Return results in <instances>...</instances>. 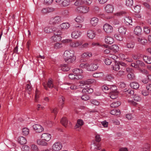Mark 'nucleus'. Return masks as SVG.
Segmentation results:
<instances>
[{
    "instance_id": "obj_49",
    "label": "nucleus",
    "mask_w": 151,
    "mask_h": 151,
    "mask_svg": "<svg viewBox=\"0 0 151 151\" xmlns=\"http://www.w3.org/2000/svg\"><path fill=\"white\" fill-rule=\"evenodd\" d=\"M111 47V49H112L113 51L115 52H117L119 48L118 47L115 45H112Z\"/></svg>"
},
{
    "instance_id": "obj_11",
    "label": "nucleus",
    "mask_w": 151,
    "mask_h": 151,
    "mask_svg": "<svg viewBox=\"0 0 151 151\" xmlns=\"http://www.w3.org/2000/svg\"><path fill=\"white\" fill-rule=\"evenodd\" d=\"M58 104L60 108L62 109L63 107L64 104V102L65 101V98L62 96H60L58 99Z\"/></svg>"
},
{
    "instance_id": "obj_21",
    "label": "nucleus",
    "mask_w": 151,
    "mask_h": 151,
    "mask_svg": "<svg viewBox=\"0 0 151 151\" xmlns=\"http://www.w3.org/2000/svg\"><path fill=\"white\" fill-rule=\"evenodd\" d=\"M79 10L81 12L83 13H86L88 11V7L85 6H81L79 7Z\"/></svg>"
},
{
    "instance_id": "obj_52",
    "label": "nucleus",
    "mask_w": 151,
    "mask_h": 151,
    "mask_svg": "<svg viewBox=\"0 0 151 151\" xmlns=\"http://www.w3.org/2000/svg\"><path fill=\"white\" fill-rule=\"evenodd\" d=\"M83 4H90L92 2V0H81Z\"/></svg>"
},
{
    "instance_id": "obj_44",
    "label": "nucleus",
    "mask_w": 151,
    "mask_h": 151,
    "mask_svg": "<svg viewBox=\"0 0 151 151\" xmlns=\"http://www.w3.org/2000/svg\"><path fill=\"white\" fill-rule=\"evenodd\" d=\"M53 27L50 28L47 27L44 28V31L46 33H49L52 32Z\"/></svg>"
},
{
    "instance_id": "obj_27",
    "label": "nucleus",
    "mask_w": 151,
    "mask_h": 151,
    "mask_svg": "<svg viewBox=\"0 0 151 151\" xmlns=\"http://www.w3.org/2000/svg\"><path fill=\"white\" fill-rule=\"evenodd\" d=\"M81 32H79L78 31H74L72 32L71 36L73 38L77 39L80 35Z\"/></svg>"
},
{
    "instance_id": "obj_54",
    "label": "nucleus",
    "mask_w": 151,
    "mask_h": 151,
    "mask_svg": "<svg viewBox=\"0 0 151 151\" xmlns=\"http://www.w3.org/2000/svg\"><path fill=\"white\" fill-rule=\"evenodd\" d=\"M138 67V68L139 69L140 72L141 73H144L145 75H147L148 73V71L146 70L145 69L143 68L140 69L139 68V67Z\"/></svg>"
},
{
    "instance_id": "obj_9",
    "label": "nucleus",
    "mask_w": 151,
    "mask_h": 151,
    "mask_svg": "<svg viewBox=\"0 0 151 151\" xmlns=\"http://www.w3.org/2000/svg\"><path fill=\"white\" fill-rule=\"evenodd\" d=\"M34 130L37 132H41L44 130V128L41 125L39 124H34L33 126Z\"/></svg>"
},
{
    "instance_id": "obj_36",
    "label": "nucleus",
    "mask_w": 151,
    "mask_h": 151,
    "mask_svg": "<svg viewBox=\"0 0 151 151\" xmlns=\"http://www.w3.org/2000/svg\"><path fill=\"white\" fill-rule=\"evenodd\" d=\"M29 133V129L27 128H24L22 129V134L24 136H27Z\"/></svg>"
},
{
    "instance_id": "obj_23",
    "label": "nucleus",
    "mask_w": 151,
    "mask_h": 151,
    "mask_svg": "<svg viewBox=\"0 0 151 151\" xmlns=\"http://www.w3.org/2000/svg\"><path fill=\"white\" fill-rule=\"evenodd\" d=\"M135 45L134 42L132 41L128 42L126 44V47L129 49L133 48Z\"/></svg>"
},
{
    "instance_id": "obj_4",
    "label": "nucleus",
    "mask_w": 151,
    "mask_h": 151,
    "mask_svg": "<svg viewBox=\"0 0 151 151\" xmlns=\"http://www.w3.org/2000/svg\"><path fill=\"white\" fill-rule=\"evenodd\" d=\"M61 22V17L59 16H57L51 18L49 21V23L50 24L55 25L59 24Z\"/></svg>"
},
{
    "instance_id": "obj_7",
    "label": "nucleus",
    "mask_w": 151,
    "mask_h": 151,
    "mask_svg": "<svg viewBox=\"0 0 151 151\" xmlns=\"http://www.w3.org/2000/svg\"><path fill=\"white\" fill-rule=\"evenodd\" d=\"M51 137V134L48 133H45L41 135V137L43 140L48 142L50 140Z\"/></svg>"
},
{
    "instance_id": "obj_56",
    "label": "nucleus",
    "mask_w": 151,
    "mask_h": 151,
    "mask_svg": "<svg viewBox=\"0 0 151 151\" xmlns=\"http://www.w3.org/2000/svg\"><path fill=\"white\" fill-rule=\"evenodd\" d=\"M133 99L134 100L136 101H139L141 100V98L137 95H134Z\"/></svg>"
},
{
    "instance_id": "obj_25",
    "label": "nucleus",
    "mask_w": 151,
    "mask_h": 151,
    "mask_svg": "<svg viewBox=\"0 0 151 151\" xmlns=\"http://www.w3.org/2000/svg\"><path fill=\"white\" fill-rule=\"evenodd\" d=\"M126 31L127 28L124 27H121L119 28V32L122 35H125Z\"/></svg>"
},
{
    "instance_id": "obj_45",
    "label": "nucleus",
    "mask_w": 151,
    "mask_h": 151,
    "mask_svg": "<svg viewBox=\"0 0 151 151\" xmlns=\"http://www.w3.org/2000/svg\"><path fill=\"white\" fill-rule=\"evenodd\" d=\"M70 1V0H63L62 4L63 6H67L69 4Z\"/></svg>"
},
{
    "instance_id": "obj_1",
    "label": "nucleus",
    "mask_w": 151,
    "mask_h": 151,
    "mask_svg": "<svg viewBox=\"0 0 151 151\" xmlns=\"http://www.w3.org/2000/svg\"><path fill=\"white\" fill-rule=\"evenodd\" d=\"M74 52L73 50H66L63 54V57L66 62L70 64L75 61L76 57L74 55Z\"/></svg>"
},
{
    "instance_id": "obj_43",
    "label": "nucleus",
    "mask_w": 151,
    "mask_h": 151,
    "mask_svg": "<svg viewBox=\"0 0 151 151\" xmlns=\"http://www.w3.org/2000/svg\"><path fill=\"white\" fill-rule=\"evenodd\" d=\"M86 68L88 71H93L98 69V67H86Z\"/></svg>"
},
{
    "instance_id": "obj_3",
    "label": "nucleus",
    "mask_w": 151,
    "mask_h": 151,
    "mask_svg": "<svg viewBox=\"0 0 151 151\" xmlns=\"http://www.w3.org/2000/svg\"><path fill=\"white\" fill-rule=\"evenodd\" d=\"M43 85L44 88L47 90H48V88H54L58 91L57 86L54 85L52 80L51 78H49L47 83H44Z\"/></svg>"
},
{
    "instance_id": "obj_15",
    "label": "nucleus",
    "mask_w": 151,
    "mask_h": 151,
    "mask_svg": "<svg viewBox=\"0 0 151 151\" xmlns=\"http://www.w3.org/2000/svg\"><path fill=\"white\" fill-rule=\"evenodd\" d=\"M98 21L99 19L97 18L93 17L91 18L90 23L92 26H95L97 24Z\"/></svg>"
},
{
    "instance_id": "obj_6",
    "label": "nucleus",
    "mask_w": 151,
    "mask_h": 151,
    "mask_svg": "<svg viewBox=\"0 0 151 151\" xmlns=\"http://www.w3.org/2000/svg\"><path fill=\"white\" fill-rule=\"evenodd\" d=\"M62 147V145L59 142L55 143L52 145V149L55 151H58L61 149Z\"/></svg>"
},
{
    "instance_id": "obj_20",
    "label": "nucleus",
    "mask_w": 151,
    "mask_h": 151,
    "mask_svg": "<svg viewBox=\"0 0 151 151\" xmlns=\"http://www.w3.org/2000/svg\"><path fill=\"white\" fill-rule=\"evenodd\" d=\"M93 92V90L90 87L84 88L82 90L83 93H90Z\"/></svg>"
},
{
    "instance_id": "obj_51",
    "label": "nucleus",
    "mask_w": 151,
    "mask_h": 151,
    "mask_svg": "<svg viewBox=\"0 0 151 151\" xmlns=\"http://www.w3.org/2000/svg\"><path fill=\"white\" fill-rule=\"evenodd\" d=\"M144 32L146 34H148L150 32V30L147 26L144 27Z\"/></svg>"
},
{
    "instance_id": "obj_18",
    "label": "nucleus",
    "mask_w": 151,
    "mask_h": 151,
    "mask_svg": "<svg viewBox=\"0 0 151 151\" xmlns=\"http://www.w3.org/2000/svg\"><path fill=\"white\" fill-rule=\"evenodd\" d=\"M18 141L21 145H24L27 143V140L24 137L21 136L18 138Z\"/></svg>"
},
{
    "instance_id": "obj_32",
    "label": "nucleus",
    "mask_w": 151,
    "mask_h": 151,
    "mask_svg": "<svg viewBox=\"0 0 151 151\" xmlns=\"http://www.w3.org/2000/svg\"><path fill=\"white\" fill-rule=\"evenodd\" d=\"M61 123L65 127H66L68 124V122L65 117H63L60 121Z\"/></svg>"
},
{
    "instance_id": "obj_40",
    "label": "nucleus",
    "mask_w": 151,
    "mask_h": 151,
    "mask_svg": "<svg viewBox=\"0 0 151 151\" xmlns=\"http://www.w3.org/2000/svg\"><path fill=\"white\" fill-rule=\"evenodd\" d=\"M134 66L136 65V66H143L144 65V63L142 61L137 60L136 61V63H133Z\"/></svg>"
},
{
    "instance_id": "obj_35",
    "label": "nucleus",
    "mask_w": 151,
    "mask_h": 151,
    "mask_svg": "<svg viewBox=\"0 0 151 151\" xmlns=\"http://www.w3.org/2000/svg\"><path fill=\"white\" fill-rule=\"evenodd\" d=\"M85 81L86 82V85H88L93 83H95L96 82V81L93 79H88Z\"/></svg>"
},
{
    "instance_id": "obj_12",
    "label": "nucleus",
    "mask_w": 151,
    "mask_h": 151,
    "mask_svg": "<svg viewBox=\"0 0 151 151\" xmlns=\"http://www.w3.org/2000/svg\"><path fill=\"white\" fill-rule=\"evenodd\" d=\"M114 9L113 6L110 4L107 5L105 7L106 12L108 13H111Z\"/></svg>"
},
{
    "instance_id": "obj_55",
    "label": "nucleus",
    "mask_w": 151,
    "mask_h": 151,
    "mask_svg": "<svg viewBox=\"0 0 151 151\" xmlns=\"http://www.w3.org/2000/svg\"><path fill=\"white\" fill-rule=\"evenodd\" d=\"M60 68L63 71H67L70 69L69 67H60Z\"/></svg>"
},
{
    "instance_id": "obj_61",
    "label": "nucleus",
    "mask_w": 151,
    "mask_h": 151,
    "mask_svg": "<svg viewBox=\"0 0 151 151\" xmlns=\"http://www.w3.org/2000/svg\"><path fill=\"white\" fill-rule=\"evenodd\" d=\"M71 89L74 90L78 89V86L74 84H72L69 87Z\"/></svg>"
},
{
    "instance_id": "obj_58",
    "label": "nucleus",
    "mask_w": 151,
    "mask_h": 151,
    "mask_svg": "<svg viewBox=\"0 0 151 151\" xmlns=\"http://www.w3.org/2000/svg\"><path fill=\"white\" fill-rule=\"evenodd\" d=\"M31 150L33 151H37L38 150V148L36 145H32L31 146Z\"/></svg>"
},
{
    "instance_id": "obj_42",
    "label": "nucleus",
    "mask_w": 151,
    "mask_h": 151,
    "mask_svg": "<svg viewBox=\"0 0 151 151\" xmlns=\"http://www.w3.org/2000/svg\"><path fill=\"white\" fill-rule=\"evenodd\" d=\"M143 60L146 63L148 64L151 63V59L148 56L144 55L143 56Z\"/></svg>"
},
{
    "instance_id": "obj_5",
    "label": "nucleus",
    "mask_w": 151,
    "mask_h": 151,
    "mask_svg": "<svg viewBox=\"0 0 151 151\" xmlns=\"http://www.w3.org/2000/svg\"><path fill=\"white\" fill-rule=\"evenodd\" d=\"M103 29L107 33H111L113 31V28L112 26L108 24H106L103 26Z\"/></svg>"
},
{
    "instance_id": "obj_31",
    "label": "nucleus",
    "mask_w": 151,
    "mask_h": 151,
    "mask_svg": "<svg viewBox=\"0 0 151 151\" xmlns=\"http://www.w3.org/2000/svg\"><path fill=\"white\" fill-rule=\"evenodd\" d=\"M121 104V102L119 101H116L111 104L110 106L111 107L116 108L120 106Z\"/></svg>"
},
{
    "instance_id": "obj_53",
    "label": "nucleus",
    "mask_w": 151,
    "mask_h": 151,
    "mask_svg": "<svg viewBox=\"0 0 151 151\" xmlns=\"http://www.w3.org/2000/svg\"><path fill=\"white\" fill-rule=\"evenodd\" d=\"M106 79L109 81H111L114 78V77L110 74H108L106 77Z\"/></svg>"
},
{
    "instance_id": "obj_29",
    "label": "nucleus",
    "mask_w": 151,
    "mask_h": 151,
    "mask_svg": "<svg viewBox=\"0 0 151 151\" xmlns=\"http://www.w3.org/2000/svg\"><path fill=\"white\" fill-rule=\"evenodd\" d=\"M62 29H67L70 27V25L68 23H63L60 25Z\"/></svg>"
},
{
    "instance_id": "obj_34",
    "label": "nucleus",
    "mask_w": 151,
    "mask_h": 151,
    "mask_svg": "<svg viewBox=\"0 0 151 151\" xmlns=\"http://www.w3.org/2000/svg\"><path fill=\"white\" fill-rule=\"evenodd\" d=\"M121 34H119L116 33L114 35V37L115 38L118 40L119 41H122L123 40V37L122 35Z\"/></svg>"
},
{
    "instance_id": "obj_59",
    "label": "nucleus",
    "mask_w": 151,
    "mask_h": 151,
    "mask_svg": "<svg viewBox=\"0 0 151 151\" xmlns=\"http://www.w3.org/2000/svg\"><path fill=\"white\" fill-rule=\"evenodd\" d=\"M83 4L82 2V0L81 1L76 0V1L74 3V5L76 6H79Z\"/></svg>"
},
{
    "instance_id": "obj_2",
    "label": "nucleus",
    "mask_w": 151,
    "mask_h": 151,
    "mask_svg": "<svg viewBox=\"0 0 151 151\" xmlns=\"http://www.w3.org/2000/svg\"><path fill=\"white\" fill-rule=\"evenodd\" d=\"M72 71L76 75L72 73L69 74V77L71 79H79L83 78V76L81 74L83 70L81 69L76 68L73 70Z\"/></svg>"
},
{
    "instance_id": "obj_63",
    "label": "nucleus",
    "mask_w": 151,
    "mask_h": 151,
    "mask_svg": "<svg viewBox=\"0 0 151 151\" xmlns=\"http://www.w3.org/2000/svg\"><path fill=\"white\" fill-rule=\"evenodd\" d=\"M32 88L31 86L29 84H27L26 85V90L29 91L28 93L29 94H30V92L32 90Z\"/></svg>"
},
{
    "instance_id": "obj_33",
    "label": "nucleus",
    "mask_w": 151,
    "mask_h": 151,
    "mask_svg": "<svg viewBox=\"0 0 151 151\" xmlns=\"http://www.w3.org/2000/svg\"><path fill=\"white\" fill-rule=\"evenodd\" d=\"M127 77L129 80L132 81L135 79V76L133 72H131L128 73L127 75Z\"/></svg>"
},
{
    "instance_id": "obj_28",
    "label": "nucleus",
    "mask_w": 151,
    "mask_h": 151,
    "mask_svg": "<svg viewBox=\"0 0 151 151\" xmlns=\"http://www.w3.org/2000/svg\"><path fill=\"white\" fill-rule=\"evenodd\" d=\"M130 86L131 87L134 89H137L139 87V84L136 82H134L131 83Z\"/></svg>"
},
{
    "instance_id": "obj_57",
    "label": "nucleus",
    "mask_w": 151,
    "mask_h": 151,
    "mask_svg": "<svg viewBox=\"0 0 151 151\" xmlns=\"http://www.w3.org/2000/svg\"><path fill=\"white\" fill-rule=\"evenodd\" d=\"M126 93H128L131 95H133L134 94V91L133 90L129 89L125 91Z\"/></svg>"
},
{
    "instance_id": "obj_17",
    "label": "nucleus",
    "mask_w": 151,
    "mask_h": 151,
    "mask_svg": "<svg viewBox=\"0 0 151 151\" xmlns=\"http://www.w3.org/2000/svg\"><path fill=\"white\" fill-rule=\"evenodd\" d=\"M127 14V13L126 11H122L115 13L116 16L119 17L126 16Z\"/></svg>"
},
{
    "instance_id": "obj_14",
    "label": "nucleus",
    "mask_w": 151,
    "mask_h": 151,
    "mask_svg": "<svg viewBox=\"0 0 151 151\" xmlns=\"http://www.w3.org/2000/svg\"><path fill=\"white\" fill-rule=\"evenodd\" d=\"M87 36L91 39H93L95 36V32L91 30H89L87 32Z\"/></svg>"
},
{
    "instance_id": "obj_41",
    "label": "nucleus",
    "mask_w": 151,
    "mask_h": 151,
    "mask_svg": "<svg viewBox=\"0 0 151 151\" xmlns=\"http://www.w3.org/2000/svg\"><path fill=\"white\" fill-rule=\"evenodd\" d=\"M37 143L38 144L42 146H46L47 145V143L40 139H38L37 140Z\"/></svg>"
},
{
    "instance_id": "obj_37",
    "label": "nucleus",
    "mask_w": 151,
    "mask_h": 151,
    "mask_svg": "<svg viewBox=\"0 0 151 151\" xmlns=\"http://www.w3.org/2000/svg\"><path fill=\"white\" fill-rule=\"evenodd\" d=\"M92 56V53L91 52H85L82 54L81 56L82 58H85L87 57H91Z\"/></svg>"
},
{
    "instance_id": "obj_47",
    "label": "nucleus",
    "mask_w": 151,
    "mask_h": 151,
    "mask_svg": "<svg viewBox=\"0 0 151 151\" xmlns=\"http://www.w3.org/2000/svg\"><path fill=\"white\" fill-rule=\"evenodd\" d=\"M90 102L91 104H94L95 105L98 106L100 104L99 102L96 99H92L90 100Z\"/></svg>"
},
{
    "instance_id": "obj_60",
    "label": "nucleus",
    "mask_w": 151,
    "mask_h": 151,
    "mask_svg": "<svg viewBox=\"0 0 151 151\" xmlns=\"http://www.w3.org/2000/svg\"><path fill=\"white\" fill-rule=\"evenodd\" d=\"M115 64L116 65H117L118 66H119L120 65H121L122 66H125L126 64L122 62H119L116 61L115 62Z\"/></svg>"
},
{
    "instance_id": "obj_19",
    "label": "nucleus",
    "mask_w": 151,
    "mask_h": 151,
    "mask_svg": "<svg viewBox=\"0 0 151 151\" xmlns=\"http://www.w3.org/2000/svg\"><path fill=\"white\" fill-rule=\"evenodd\" d=\"M82 43L77 41L74 42H71L70 43V47H76L79 46L81 45Z\"/></svg>"
},
{
    "instance_id": "obj_38",
    "label": "nucleus",
    "mask_w": 151,
    "mask_h": 151,
    "mask_svg": "<svg viewBox=\"0 0 151 151\" xmlns=\"http://www.w3.org/2000/svg\"><path fill=\"white\" fill-rule=\"evenodd\" d=\"M110 113L113 115H119L120 114V111L118 110H113L111 111Z\"/></svg>"
},
{
    "instance_id": "obj_62",
    "label": "nucleus",
    "mask_w": 151,
    "mask_h": 151,
    "mask_svg": "<svg viewBox=\"0 0 151 151\" xmlns=\"http://www.w3.org/2000/svg\"><path fill=\"white\" fill-rule=\"evenodd\" d=\"M29 149V147L26 145L23 146L22 148V151H28Z\"/></svg>"
},
{
    "instance_id": "obj_8",
    "label": "nucleus",
    "mask_w": 151,
    "mask_h": 151,
    "mask_svg": "<svg viewBox=\"0 0 151 151\" xmlns=\"http://www.w3.org/2000/svg\"><path fill=\"white\" fill-rule=\"evenodd\" d=\"M91 149L92 151H97L101 149L100 145L98 143H95L91 144Z\"/></svg>"
},
{
    "instance_id": "obj_64",
    "label": "nucleus",
    "mask_w": 151,
    "mask_h": 151,
    "mask_svg": "<svg viewBox=\"0 0 151 151\" xmlns=\"http://www.w3.org/2000/svg\"><path fill=\"white\" fill-rule=\"evenodd\" d=\"M96 140L97 142H99L101 140V138L99 134H97L95 136Z\"/></svg>"
},
{
    "instance_id": "obj_16",
    "label": "nucleus",
    "mask_w": 151,
    "mask_h": 151,
    "mask_svg": "<svg viewBox=\"0 0 151 151\" xmlns=\"http://www.w3.org/2000/svg\"><path fill=\"white\" fill-rule=\"evenodd\" d=\"M137 40L138 42L142 45H145L147 43V40L144 37H138Z\"/></svg>"
},
{
    "instance_id": "obj_48",
    "label": "nucleus",
    "mask_w": 151,
    "mask_h": 151,
    "mask_svg": "<svg viewBox=\"0 0 151 151\" xmlns=\"http://www.w3.org/2000/svg\"><path fill=\"white\" fill-rule=\"evenodd\" d=\"M141 9L140 6L139 5H136L134 7V11L136 13H139L140 12Z\"/></svg>"
},
{
    "instance_id": "obj_30",
    "label": "nucleus",
    "mask_w": 151,
    "mask_h": 151,
    "mask_svg": "<svg viewBox=\"0 0 151 151\" xmlns=\"http://www.w3.org/2000/svg\"><path fill=\"white\" fill-rule=\"evenodd\" d=\"M75 20L77 22L81 23L84 21V17L83 16L79 15L75 18Z\"/></svg>"
},
{
    "instance_id": "obj_39",
    "label": "nucleus",
    "mask_w": 151,
    "mask_h": 151,
    "mask_svg": "<svg viewBox=\"0 0 151 151\" xmlns=\"http://www.w3.org/2000/svg\"><path fill=\"white\" fill-rule=\"evenodd\" d=\"M110 93V97L113 99H116L118 97V93L117 92H111Z\"/></svg>"
},
{
    "instance_id": "obj_50",
    "label": "nucleus",
    "mask_w": 151,
    "mask_h": 151,
    "mask_svg": "<svg viewBox=\"0 0 151 151\" xmlns=\"http://www.w3.org/2000/svg\"><path fill=\"white\" fill-rule=\"evenodd\" d=\"M81 98L82 100L84 101H87L89 99V96L86 94H84L81 97Z\"/></svg>"
},
{
    "instance_id": "obj_13",
    "label": "nucleus",
    "mask_w": 151,
    "mask_h": 151,
    "mask_svg": "<svg viewBox=\"0 0 151 151\" xmlns=\"http://www.w3.org/2000/svg\"><path fill=\"white\" fill-rule=\"evenodd\" d=\"M102 90L105 93H107L109 92V90L113 89L112 87L111 88V86L109 85H104L101 87Z\"/></svg>"
},
{
    "instance_id": "obj_46",
    "label": "nucleus",
    "mask_w": 151,
    "mask_h": 151,
    "mask_svg": "<svg viewBox=\"0 0 151 151\" xmlns=\"http://www.w3.org/2000/svg\"><path fill=\"white\" fill-rule=\"evenodd\" d=\"M133 4V0H126V5L130 7L132 6Z\"/></svg>"
},
{
    "instance_id": "obj_26",
    "label": "nucleus",
    "mask_w": 151,
    "mask_h": 151,
    "mask_svg": "<svg viewBox=\"0 0 151 151\" xmlns=\"http://www.w3.org/2000/svg\"><path fill=\"white\" fill-rule=\"evenodd\" d=\"M142 32V29L140 26H137L135 28L134 30V33L136 35H140Z\"/></svg>"
},
{
    "instance_id": "obj_10",
    "label": "nucleus",
    "mask_w": 151,
    "mask_h": 151,
    "mask_svg": "<svg viewBox=\"0 0 151 151\" xmlns=\"http://www.w3.org/2000/svg\"><path fill=\"white\" fill-rule=\"evenodd\" d=\"M124 23L127 25H131L132 23V18L129 16L125 17L124 18Z\"/></svg>"
},
{
    "instance_id": "obj_24",
    "label": "nucleus",
    "mask_w": 151,
    "mask_h": 151,
    "mask_svg": "<svg viewBox=\"0 0 151 151\" xmlns=\"http://www.w3.org/2000/svg\"><path fill=\"white\" fill-rule=\"evenodd\" d=\"M105 42L108 44H111L114 41V39L111 37H107L105 39Z\"/></svg>"
},
{
    "instance_id": "obj_22",
    "label": "nucleus",
    "mask_w": 151,
    "mask_h": 151,
    "mask_svg": "<svg viewBox=\"0 0 151 151\" xmlns=\"http://www.w3.org/2000/svg\"><path fill=\"white\" fill-rule=\"evenodd\" d=\"M52 32L54 33V35L57 36L60 35L62 34L61 31L55 27H53Z\"/></svg>"
}]
</instances>
